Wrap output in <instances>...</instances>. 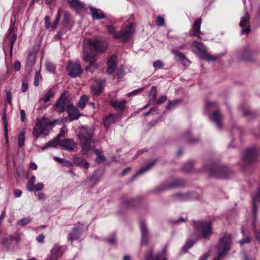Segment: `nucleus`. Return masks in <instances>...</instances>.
Returning <instances> with one entry per match:
<instances>
[{"instance_id": "20", "label": "nucleus", "mask_w": 260, "mask_h": 260, "mask_svg": "<svg viewBox=\"0 0 260 260\" xmlns=\"http://www.w3.org/2000/svg\"><path fill=\"white\" fill-rule=\"evenodd\" d=\"M68 115L72 120L78 119L81 114L78 109L72 105H70L67 107Z\"/></svg>"}, {"instance_id": "18", "label": "nucleus", "mask_w": 260, "mask_h": 260, "mask_svg": "<svg viewBox=\"0 0 260 260\" xmlns=\"http://www.w3.org/2000/svg\"><path fill=\"white\" fill-rule=\"evenodd\" d=\"M209 118L212 121L216 124L218 128H221V120L222 117L219 111H215L210 116Z\"/></svg>"}, {"instance_id": "61", "label": "nucleus", "mask_w": 260, "mask_h": 260, "mask_svg": "<svg viewBox=\"0 0 260 260\" xmlns=\"http://www.w3.org/2000/svg\"><path fill=\"white\" fill-rule=\"evenodd\" d=\"M14 194L16 198H19L21 196L22 192L19 189H15L14 191Z\"/></svg>"}, {"instance_id": "15", "label": "nucleus", "mask_w": 260, "mask_h": 260, "mask_svg": "<svg viewBox=\"0 0 260 260\" xmlns=\"http://www.w3.org/2000/svg\"><path fill=\"white\" fill-rule=\"evenodd\" d=\"M201 23V19H198L194 22L189 31L190 36H196L198 38H201V35L202 34L200 30Z\"/></svg>"}, {"instance_id": "30", "label": "nucleus", "mask_w": 260, "mask_h": 260, "mask_svg": "<svg viewBox=\"0 0 260 260\" xmlns=\"http://www.w3.org/2000/svg\"><path fill=\"white\" fill-rule=\"evenodd\" d=\"M54 92L52 89H48L46 90L43 94L42 97L40 98V101H43L44 103H46L50 101L51 98L53 97Z\"/></svg>"}, {"instance_id": "21", "label": "nucleus", "mask_w": 260, "mask_h": 260, "mask_svg": "<svg viewBox=\"0 0 260 260\" xmlns=\"http://www.w3.org/2000/svg\"><path fill=\"white\" fill-rule=\"evenodd\" d=\"M259 202L260 203V188H259L257 190L256 193L253 196L252 206L254 221H255V220L256 219V215L257 211L256 204ZM253 226H255L254 222H253Z\"/></svg>"}, {"instance_id": "8", "label": "nucleus", "mask_w": 260, "mask_h": 260, "mask_svg": "<svg viewBox=\"0 0 260 260\" xmlns=\"http://www.w3.org/2000/svg\"><path fill=\"white\" fill-rule=\"evenodd\" d=\"M193 52L202 59L208 61H215L219 58V55L214 56L208 53L205 46L201 43L193 41L192 43Z\"/></svg>"}, {"instance_id": "16", "label": "nucleus", "mask_w": 260, "mask_h": 260, "mask_svg": "<svg viewBox=\"0 0 260 260\" xmlns=\"http://www.w3.org/2000/svg\"><path fill=\"white\" fill-rule=\"evenodd\" d=\"M256 150L254 147L247 149L244 154L243 159L246 162L254 161L256 157Z\"/></svg>"}, {"instance_id": "33", "label": "nucleus", "mask_w": 260, "mask_h": 260, "mask_svg": "<svg viewBox=\"0 0 260 260\" xmlns=\"http://www.w3.org/2000/svg\"><path fill=\"white\" fill-rule=\"evenodd\" d=\"M89 98L85 95L81 96L78 103V107L81 109L84 108L86 103L88 101Z\"/></svg>"}, {"instance_id": "43", "label": "nucleus", "mask_w": 260, "mask_h": 260, "mask_svg": "<svg viewBox=\"0 0 260 260\" xmlns=\"http://www.w3.org/2000/svg\"><path fill=\"white\" fill-rule=\"evenodd\" d=\"M179 103V101H178V100L170 101L168 103L166 108L167 110H169L172 108L175 107Z\"/></svg>"}, {"instance_id": "36", "label": "nucleus", "mask_w": 260, "mask_h": 260, "mask_svg": "<svg viewBox=\"0 0 260 260\" xmlns=\"http://www.w3.org/2000/svg\"><path fill=\"white\" fill-rule=\"evenodd\" d=\"M195 242L192 240H188L185 243V244L182 247V251L183 252H186L187 250L191 248L194 244Z\"/></svg>"}, {"instance_id": "53", "label": "nucleus", "mask_w": 260, "mask_h": 260, "mask_svg": "<svg viewBox=\"0 0 260 260\" xmlns=\"http://www.w3.org/2000/svg\"><path fill=\"white\" fill-rule=\"evenodd\" d=\"M46 69L49 72H53L54 70V67L50 63H47L46 64Z\"/></svg>"}, {"instance_id": "14", "label": "nucleus", "mask_w": 260, "mask_h": 260, "mask_svg": "<svg viewBox=\"0 0 260 260\" xmlns=\"http://www.w3.org/2000/svg\"><path fill=\"white\" fill-rule=\"evenodd\" d=\"M141 232V245H146L148 242L149 232L144 221L140 222Z\"/></svg>"}, {"instance_id": "50", "label": "nucleus", "mask_w": 260, "mask_h": 260, "mask_svg": "<svg viewBox=\"0 0 260 260\" xmlns=\"http://www.w3.org/2000/svg\"><path fill=\"white\" fill-rule=\"evenodd\" d=\"M44 235L43 234H41L37 237V240L39 243H43L44 241Z\"/></svg>"}, {"instance_id": "63", "label": "nucleus", "mask_w": 260, "mask_h": 260, "mask_svg": "<svg viewBox=\"0 0 260 260\" xmlns=\"http://www.w3.org/2000/svg\"><path fill=\"white\" fill-rule=\"evenodd\" d=\"M70 15L68 13L66 12L64 14V22L66 24H67L69 21Z\"/></svg>"}, {"instance_id": "54", "label": "nucleus", "mask_w": 260, "mask_h": 260, "mask_svg": "<svg viewBox=\"0 0 260 260\" xmlns=\"http://www.w3.org/2000/svg\"><path fill=\"white\" fill-rule=\"evenodd\" d=\"M14 68L15 71H19L21 68V64L19 61L15 62L14 64Z\"/></svg>"}, {"instance_id": "52", "label": "nucleus", "mask_w": 260, "mask_h": 260, "mask_svg": "<svg viewBox=\"0 0 260 260\" xmlns=\"http://www.w3.org/2000/svg\"><path fill=\"white\" fill-rule=\"evenodd\" d=\"M144 89V88H140L137 89L136 90H135L133 91H132L131 93H129L128 94V95L131 96V95H136L138 93L141 92Z\"/></svg>"}, {"instance_id": "4", "label": "nucleus", "mask_w": 260, "mask_h": 260, "mask_svg": "<svg viewBox=\"0 0 260 260\" xmlns=\"http://www.w3.org/2000/svg\"><path fill=\"white\" fill-rule=\"evenodd\" d=\"M54 124V122L50 121L47 118L37 119L32 132V135L35 138V140L41 136L45 137L48 135Z\"/></svg>"}, {"instance_id": "12", "label": "nucleus", "mask_w": 260, "mask_h": 260, "mask_svg": "<svg viewBox=\"0 0 260 260\" xmlns=\"http://www.w3.org/2000/svg\"><path fill=\"white\" fill-rule=\"evenodd\" d=\"M59 146L62 149L72 151L77 147V144L73 139H64L59 142Z\"/></svg>"}, {"instance_id": "49", "label": "nucleus", "mask_w": 260, "mask_h": 260, "mask_svg": "<svg viewBox=\"0 0 260 260\" xmlns=\"http://www.w3.org/2000/svg\"><path fill=\"white\" fill-rule=\"evenodd\" d=\"M6 100L9 104H12V95L10 91H7L6 92Z\"/></svg>"}, {"instance_id": "35", "label": "nucleus", "mask_w": 260, "mask_h": 260, "mask_svg": "<svg viewBox=\"0 0 260 260\" xmlns=\"http://www.w3.org/2000/svg\"><path fill=\"white\" fill-rule=\"evenodd\" d=\"M36 181V177L34 176L31 177L27 185V189L30 191H34L33 185Z\"/></svg>"}, {"instance_id": "48", "label": "nucleus", "mask_w": 260, "mask_h": 260, "mask_svg": "<svg viewBox=\"0 0 260 260\" xmlns=\"http://www.w3.org/2000/svg\"><path fill=\"white\" fill-rule=\"evenodd\" d=\"M167 97L166 95L162 96L158 99L156 103L157 104L160 105L164 103L167 100Z\"/></svg>"}, {"instance_id": "7", "label": "nucleus", "mask_w": 260, "mask_h": 260, "mask_svg": "<svg viewBox=\"0 0 260 260\" xmlns=\"http://www.w3.org/2000/svg\"><path fill=\"white\" fill-rule=\"evenodd\" d=\"M194 226L199 235L206 239H209L212 233V226L210 221H194Z\"/></svg>"}, {"instance_id": "13", "label": "nucleus", "mask_w": 260, "mask_h": 260, "mask_svg": "<svg viewBox=\"0 0 260 260\" xmlns=\"http://www.w3.org/2000/svg\"><path fill=\"white\" fill-rule=\"evenodd\" d=\"M249 19V17L247 13L245 16L241 19L240 26L242 27L241 34H248L250 31Z\"/></svg>"}, {"instance_id": "11", "label": "nucleus", "mask_w": 260, "mask_h": 260, "mask_svg": "<svg viewBox=\"0 0 260 260\" xmlns=\"http://www.w3.org/2000/svg\"><path fill=\"white\" fill-rule=\"evenodd\" d=\"M14 24H11L8 30V32L6 38V42H8L10 48L11 53L12 51L14 44L16 41L17 35L14 32Z\"/></svg>"}, {"instance_id": "56", "label": "nucleus", "mask_w": 260, "mask_h": 260, "mask_svg": "<svg viewBox=\"0 0 260 260\" xmlns=\"http://www.w3.org/2000/svg\"><path fill=\"white\" fill-rule=\"evenodd\" d=\"M210 256V252H208L203 254L199 258V260H207L208 257Z\"/></svg>"}, {"instance_id": "10", "label": "nucleus", "mask_w": 260, "mask_h": 260, "mask_svg": "<svg viewBox=\"0 0 260 260\" xmlns=\"http://www.w3.org/2000/svg\"><path fill=\"white\" fill-rule=\"evenodd\" d=\"M167 251V247L165 246L162 251L152 258L153 249L152 248L148 250L145 255V260H167L165 257Z\"/></svg>"}, {"instance_id": "23", "label": "nucleus", "mask_w": 260, "mask_h": 260, "mask_svg": "<svg viewBox=\"0 0 260 260\" xmlns=\"http://www.w3.org/2000/svg\"><path fill=\"white\" fill-rule=\"evenodd\" d=\"M66 98L61 96L55 105L54 110L58 113L64 112L66 109Z\"/></svg>"}, {"instance_id": "38", "label": "nucleus", "mask_w": 260, "mask_h": 260, "mask_svg": "<svg viewBox=\"0 0 260 260\" xmlns=\"http://www.w3.org/2000/svg\"><path fill=\"white\" fill-rule=\"evenodd\" d=\"M156 87L155 86H152L150 91L149 96L151 100H155L156 98Z\"/></svg>"}, {"instance_id": "32", "label": "nucleus", "mask_w": 260, "mask_h": 260, "mask_svg": "<svg viewBox=\"0 0 260 260\" xmlns=\"http://www.w3.org/2000/svg\"><path fill=\"white\" fill-rule=\"evenodd\" d=\"M253 54V52L251 51L249 48H245L243 50V55L242 59L244 60H249L250 59L251 56Z\"/></svg>"}, {"instance_id": "22", "label": "nucleus", "mask_w": 260, "mask_h": 260, "mask_svg": "<svg viewBox=\"0 0 260 260\" xmlns=\"http://www.w3.org/2000/svg\"><path fill=\"white\" fill-rule=\"evenodd\" d=\"M126 103V101L124 100H122L119 102L114 100H111L110 101V105L118 111H123L125 106Z\"/></svg>"}, {"instance_id": "59", "label": "nucleus", "mask_w": 260, "mask_h": 260, "mask_svg": "<svg viewBox=\"0 0 260 260\" xmlns=\"http://www.w3.org/2000/svg\"><path fill=\"white\" fill-rule=\"evenodd\" d=\"M60 15H61V9L59 8V9H58V10L57 11V15L56 19L55 20L56 23H58V22L60 20Z\"/></svg>"}, {"instance_id": "47", "label": "nucleus", "mask_w": 260, "mask_h": 260, "mask_svg": "<svg viewBox=\"0 0 260 260\" xmlns=\"http://www.w3.org/2000/svg\"><path fill=\"white\" fill-rule=\"evenodd\" d=\"M157 23L158 26H163L165 24V20L164 18L158 16L157 18Z\"/></svg>"}, {"instance_id": "45", "label": "nucleus", "mask_w": 260, "mask_h": 260, "mask_svg": "<svg viewBox=\"0 0 260 260\" xmlns=\"http://www.w3.org/2000/svg\"><path fill=\"white\" fill-rule=\"evenodd\" d=\"M44 187L42 183H38L37 184L33 186L34 190L40 191L43 189Z\"/></svg>"}, {"instance_id": "1", "label": "nucleus", "mask_w": 260, "mask_h": 260, "mask_svg": "<svg viewBox=\"0 0 260 260\" xmlns=\"http://www.w3.org/2000/svg\"><path fill=\"white\" fill-rule=\"evenodd\" d=\"M83 47V60L89 62L85 70L93 73L98 69V65L95 63V56L99 52L106 48L107 44L105 41L97 39H88L84 41Z\"/></svg>"}, {"instance_id": "55", "label": "nucleus", "mask_w": 260, "mask_h": 260, "mask_svg": "<svg viewBox=\"0 0 260 260\" xmlns=\"http://www.w3.org/2000/svg\"><path fill=\"white\" fill-rule=\"evenodd\" d=\"M50 17L49 16H45L44 18L45 26L47 28L50 27Z\"/></svg>"}, {"instance_id": "62", "label": "nucleus", "mask_w": 260, "mask_h": 260, "mask_svg": "<svg viewBox=\"0 0 260 260\" xmlns=\"http://www.w3.org/2000/svg\"><path fill=\"white\" fill-rule=\"evenodd\" d=\"M20 118H21V120L22 121H24V120H25V111L24 110L21 109L20 111Z\"/></svg>"}, {"instance_id": "31", "label": "nucleus", "mask_w": 260, "mask_h": 260, "mask_svg": "<svg viewBox=\"0 0 260 260\" xmlns=\"http://www.w3.org/2000/svg\"><path fill=\"white\" fill-rule=\"evenodd\" d=\"M81 233V230L79 228L76 227L74 228L72 232L69 235L68 239L71 241L77 240Z\"/></svg>"}, {"instance_id": "6", "label": "nucleus", "mask_w": 260, "mask_h": 260, "mask_svg": "<svg viewBox=\"0 0 260 260\" xmlns=\"http://www.w3.org/2000/svg\"><path fill=\"white\" fill-rule=\"evenodd\" d=\"M208 174L213 177L225 178L229 177V169L225 166L210 164L204 169Z\"/></svg>"}, {"instance_id": "25", "label": "nucleus", "mask_w": 260, "mask_h": 260, "mask_svg": "<svg viewBox=\"0 0 260 260\" xmlns=\"http://www.w3.org/2000/svg\"><path fill=\"white\" fill-rule=\"evenodd\" d=\"M118 117V116L117 114H110L104 119L103 124L106 128H109L112 123L116 121Z\"/></svg>"}, {"instance_id": "17", "label": "nucleus", "mask_w": 260, "mask_h": 260, "mask_svg": "<svg viewBox=\"0 0 260 260\" xmlns=\"http://www.w3.org/2000/svg\"><path fill=\"white\" fill-rule=\"evenodd\" d=\"M104 80H100L93 83L91 89L94 94L98 95L102 92L104 87Z\"/></svg>"}, {"instance_id": "44", "label": "nucleus", "mask_w": 260, "mask_h": 260, "mask_svg": "<svg viewBox=\"0 0 260 260\" xmlns=\"http://www.w3.org/2000/svg\"><path fill=\"white\" fill-rule=\"evenodd\" d=\"M54 159L58 161L60 164H64V165H71V162L63 158H61L57 156H54Z\"/></svg>"}, {"instance_id": "2", "label": "nucleus", "mask_w": 260, "mask_h": 260, "mask_svg": "<svg viewBox=\"0 0 260 260\" xmlns=\"http://www.w3.org/2000/svg\"><path fill=\"white\" fill-rule=\"evenodd\" d=\"M94 133L92 127L82 126L78 135L83 154H88L92 152L94 147L91 146L92 137Z\"/></svg>"}, {"instance_id": "60", "label": "nucleus", "mask_w": 260, "mask_h": 260, "mask_svg": "<svg viewBox=\"0 0 260 260\" xmlns=\"http://www.w3.org/2000/svg\"><path fill=\"white\" fill-rule=\"evenodd\" d=\"M5 136L6 140V142H8V131L7 128V125L6 122H5Z\"/></svg>"}, {"instance_id": "19", "label": "nucleus", "mask_w": 260, "mask_h": 260, "mask_svg": "<svg viewBox=\"0 0 260 260\" xmlns=\"http://www.w3.org/2000/svg\"><path fill=\"white\" fill-rule=\"evenodd\" d=\"M107 70L108 73L111 74L114 72L117 66V57L115 55H112L108 60Z\"/></svg>"}, {"instance_id": "28", "label": "nucleus", "mask_w": 260, "mask_h": 260, "mask_svg": "<svg viewBox=\"0 0 260 260\" xmlns=\"http://www.w3.org/2000/svg\"><path fill=\"white\" fill-rule=\"evenodd\" d=\"M70 7L76 10H80L84 8V4L79 0H68Z\"/></svg>"}, {"instance_id": "5", "label": "nucleus", "mask_w": 260, "mask_h": 260, "mask_svg": "<svg viewBox=\"0 0 260 260\" xmlns=\"http://www.w3.org/2000/svg\"><path fill=\"white\" fill-rule=\"evenodd\" d=\"M232 244L231 235L224 233L220 238L218 246V255L213 260H221L230 249Z\"/></svg>"}, {"instance_id": "3", "label": "nucleus", "mask_w": 260, "mask_h": 260, "mask_svg": "<svg viewBox=\"0 0 260 260\" xmlns=\"http://www.w3.org/2000/svg\"><path fill=\"white\" fill-rule=\"evenodd\" d=\"M108 33L116 40H120L124 42H127L133 37L134 29L132 24L126 25L121 27L117 31L113 25H108L107 27Z\"/></svg>"}, {"instance_id": "9", "label": "nucleus", "mask_w": 260, "mask_h": 260, "mask_svg": "<svg viewBox=\"0 0 260 260\" xmlns=\"http://www.w3.org/2000/svg\"><path fill=\"white\" fill-rule=\"evenodd\" d=\"M67 69L69 75L73 78L79 76L82 73L80 65L77 62H69L67 67Z\"/></svg>"}, {"instance_id": "34", "label": "nucleus", "mask_w": 260, "mask_h": 260, "mask_svg": "<svg viewBox=\"0 0 260 260\" xmlns=\"http://www.w3.org/2000/svg\"><path fill=\"white\" fill-rule=\"evenodd\" d=\"M25 132L21 131L18 137V144L19 147H22L24 145Z\"/></svg>"}, {"instance_id": "24", "label": "nucleus", "mask_w": 260, "mask_h": 260, "mask_svg": "<svg viewBox=\"0 0 260 260\" xmlns=\"http://www.w3.org/2000/svg\"><path fill=\"white\" fill-rule=\"evenodd\" d=\"M90 9L93 18L100 20L105 18V15L101 10L94 8L92 6L90 7Z\"/></svg>"}, {"instance_id": "26", "label": "nucleus", "mask_w": 260, "mask_h": 260, "mask_svg": "<svg viewBox=\"0 0 260 260\" xmlns=\"http://www.w3.org/2000/svg\"><path fill=\"white\" fill-rule=\"evenodd\" d=\"M172 52L175 55L176 57L178 58L179 61L184 66H187L190 64V61L187 59L184 54L182 52L176 50H173Z\"/></svg>"}, {"instance_id": "58", "label": "nucleus", "mask_w": 260, "mask_h": 260, "mask_svg": "<svg viewBox=\"0 0 260 260\" xmlns=\"http://www.w3.org/2000/svg\"><path fill=\"white\" fill-rule=\"evenodd\" d=\"M28 89V84L26 82H23L22 84V91L24 92H26Z\"/></svg>"}, {"instance_id": "41", "label": "nucleus", "mask_w": 260, "mask_h": 260, "mask_svg": "<svg viewBox=\"0 0 260 260\" xmlns=\"http://www.w3.org/2000/svg\"><path fill=\"white\" fill-rule=\"evenodd\" d=\"M61 141V140H59L58 138L56 137L55 139L50 141L48 143V145H49L50 147H56L57 145L59 146V143Z\"/></svg>"}, {"instance_id": "39", "label": "nucleus", "mask_w": 260, "mask_h": 260, "mask_svg": "<svg viewBox=\"0 0 260 260\" xmlns=\"http://www.w3.org/2000/svg\"><path fill=\"white\" fill-rule=\"evenodd\" d=\"M42 80V77L41 74L39 72H36L35 78H34V84L35 86H38L39 84L40 81Z\"/></svg>"}, {"instance_id": "29", "label": "nucleus", "mask_w": 260, "mask_h": 260, "mask_svg": "<svg viewBox=\"0 0 260 260\" xmlns=\"http://www.w3.org/2000/svg\"><path fill=\"white\" fill-rule=\"evenodd\" d=\"M60 248L54 247L50 250V254L48 256V260H58Z\"/></svg>"}, {"instance_id": "42", "label": "nucleus", "mask_w": 260, "mask_h": 260, "mask_svg": "<svg viewBox=\"0 0 260 260\" xmlns=\"http://www.w3.org/2000/svg\"><path fill=\"white\" fill-rule=\"evenodd\" d=\"M153 66L156 69H161L164 67V64L163 63L162 61L160 60H157L153 62Z\"/></svg>"}, {"instance_id": "51", "label": "nucleus", "mask_w": 260, "mask_h": 260, "mask_svg": "<svg viewBox=\"0 0 260 260\" xmlns=\"http://www.w3.org/2000/svg\"><path fill=\"white\" fill-rule=\"evenodd\" d=\"M249 241H250V238H249V237H246L245 238H244L242 239H241L239 241V242H240L241 245H243V244H244L245 243H249Z\"/></svg>"}, {"instance_id": "40", "label": "nucleus", "mask_w": 260, "mask_h": 260, "mask_svg": "<svg viewBox=\"0 0 260 260\" xmlns=\"http://www.w3.org/2000/svg\"><path fill=\"white\" fill-rule=\"evenodd\" d=\"M137 202V199H131L129 200H127L123 203V206L128 207L130 206H135L136 205Z\"/></svg>"}, {"instance_id": "57", "label": "nucleus", "mask_w": 260, "mask_h": 260, "mask_svg": "<svg viewBox=\"0 0 260 260\" xmlns=\"http://www.w3.org/2000/svg\"><path fill=\"white\" fill-rule=\"evenodd\" d=\"M105 160V157L103 155H100L98 156V157L96 159V161L98 163L100 164L103 161H104Z\"/></svg>"}, {"instance_id": "37", "label": "nucleus", "mask_w": 260, "mask_h": 260, "mask_svg": "<svg viewBox=\"0 0 260 260\" xmlns=\"http://www.w3.org/2000/svg\"><path fill=\"white\" fill-rule=\"evenodd\" d=\"M31 220H32V219L29 217H27V218H23L20 219L18 221L17 224L21 226H24V225L27 224V223H29L30 222H31Z\"/></svg>"}, {"instance_id": "27", "label": "nucleus", "mask_w": 260, "mask_h": 260, "mask_svg": "<svg viewBox=\"0 0 260 260\" xmlns=\"http://www.w3.org/2000/svg\"><path fill=\"white\" fill-rule=\"evenodd\" d=\"M154 163V160L149 161L147 165L141 168L140 170L136 173V174L133 176V179H134L136 177L141 175L148 171L153 166Z\"/></svg>"}, {"instance_id": "46", "label": "nucleus", "mask_w": 260, "mask_h": 260, "mask_svg": "<svg viewBox=\"0 0 260 260\" xmlns=\"http://www.w3.org/2000/svg\"><path fill=\"white\" fill-rule=\"evenodd\" d=\"M190 134L189 132L187 133L185 135V138L188 140V141L189 143H194V142H197L199 140L198 139H190Z\"/></svg>"}, {"instance_id": "64", "label": "nucleus", "mask_w": 260, "mask_h": 260, "mask_svg": "<svg viewBox=\"0 0 260 260\" xmlns=\"http://www.w3.org/2000/svg\"><path fill=\"white\" fill-rule=\"evenodd\" d=\"M66 132L63 129H61L60 133L57 136L56 138L60 140V138L65 136Z\"/></svg>"}]
</instances>
